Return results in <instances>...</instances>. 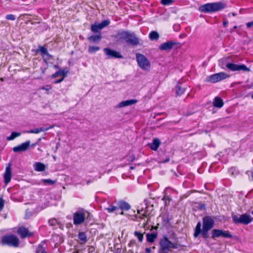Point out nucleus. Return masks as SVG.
<instances>
[{
  "instance_id": "1",
  "label": "nucleus",
  "mask_w": 253,
  "mask_h": 253,
  "mask_svg": "<svg viewBox=\"0 0 253 253\" xmlns=\"http://www.w3.org/2000/svg\"><path fill=\"white\" fill-rule=\"evenodd\" d=\"M223 8V5L221 3H209L199 6V10L201 12L210 13L218 11Z\"/></svg>"
},
{
  "instance_id": "2",
  "label": "nucleus",
  "mask_w": 253,
  "mask_h": 253,
  "mask_svg": "<svg viewBox=\"0 0 253 253\" xmlns=\"http://www.w3.org/2000/svg\"><path fill=\"white\" fill-rule=\"evenodd\" d=\"M252 208H253V203ZM251 213L253 214V211H251ZM232 219L235 223L243 224L244 225H248L253 220V217L247 213L238 215H234L232 216Z\"/></svg>"
},
{
  "instance_id": "3",
  "label": "nucleus",
  "mask_w": 253,
  "mask_h": 253,
  "mask_svg": "<svg viewBox=\"0 0 253 253\" xmlns=\"http://www.w3.org/2000/svg\"><path fill=\"white\" fill-rule=\"evenodd\" d=\"M90 213L84 209L76 211L73 215V223L75 225L82 223L85 218L89 217Z\"/></svg>"
},
{
  "instance_id": "4",
  "label": "nucleus",
  "mask_w": 253,
  "mask_h": 253,
  "mask_svg": "<svg viewBox=\"0 0 253 253\" xmlns=\"http://www.w3.org/2000/svg\"><path fill=\"white\" fill-rule=\"evenodd\" d=\"M136 59L139 67L144 71H149L151 68L149 60L143 54L136 53Z\"/></svg>"
},
{
  "instance_id": "5",
  "label": "nucleus",
  "mask_w": 253,
  "mask_h": 253,
  "mask_svg": "<svg viewBox=\"0 0 253 253\" xmlns=\"http://www.w3.org/2000/svg\"><path fill=\"white\" fill-rule=\"evenodd\" d=\"M1 242L4 245L13 247H17L20 243L18 238L14 235L9 234L3 236L1 239Z\"/></svg>"
},
{
  "instance_id": "6",
  "label": "nucleus",
  "mask_w": 253,
  "mask_h": 253,
  "mask_svg": "<svg viewBox=\"0 0 253 253\" xmlns=\"http://www.w3.org/2000/svg\"><path fill=\"white\" fill-rule=\"evenodd\" d=\"M203 231L202 233L204 238H207L208 231L213 226L214 221L211 217L205 216L203 218Z\"/></svg>"
},
{
  "instance_id": "7",
  "label": "nucleus",
  "mask_w": 253,
  "mask_h": 253,
  "mask_svg": "<svg viewBox=\"0 0 253 253\" xmlns=\"http://www.w3.org/2000/svg\"><path fill=\"white\" fill-rule=\"evenodd\" d=\"M159 244L160 247L169 251L171 249H176L178 248L177 244L170 241L167 236H164L161 239Z\"/></svg>"
},
{
  "instance_id": "8",
  "label": "nucleus",
  "mask_w": 253,
  "mask_h": 253,
  "mask_svg": "<svg viewBox=\"0 0 253 253\" xmlns=\"http://www.w3.org/2000/svg\"><path fill=\"white\" fill-rule=\"evenodd\" d=\"M229 77V76L224 72L214 74L209 76L207 81L213 83H215L224 80Z\"/></svg>"
},
{
  "instance_id": "9",
  "label": "nucleus",
  "mask_w": 253,
  "mask_h": 253,
  "mask_svg": "<svg viewBox=\"0 0 253 253\" xmlns=\"http://www.w3.org/2000/svg\"><path fill=\"white\" fill-rule=\"evenodd\" d=\"M226 67L232 71H243L245 72H249L250 69L244 64H235L232 63H229L226 64Z\"/></svg>"
},
{
  "instance_id": "10",
  "label": "nucleus",
  "mask_w": 253,
  "mask_h": 253,
  "mask_svg": "<svg viewBox=\"0 0 253 253\" xmlns=\"http://www.w3.org/2000/svg\"><path fill=\"white\" fill-rule=\"evenodd\" d=\"M110 23L109 20H104L100 23H95L91 25V30L94 33L98 32L99 30L109 25Z\"/></svg>"
},
{
  "instance_id": "11",
  "label": "nucleus",
  "mask_w": 253,
  "mask_h": 253,
  "mask_svg": "<svg viewBox=\"0 0 253 253\" xmlns=\"http://www.w3.org/2000/svg\"><path fill=\"white\" fill-rule=\"evenodd\" d=\"M222 236L225 238H230L232 235L228 231H225L221 230L214 229L212 231V238H214Z\"/></svg>"
},
{
  "instance_id": "12",
  "label": "nucleus",
  "mask_w": 253,
  "mask_h": 253,
  "mask_svg": "<svg viewBox=\"0 0 253 253\" xmlns=\"http://www.w3.org/2000/svg\"><path fill=\"white\" fill-rule=\"evenodd\" d=\"M104 53L108 58H122V55L118 51L111 49L109 48H105L103 49Z\"/></svg>"
},
{
  "instance_id": "13",
  "label": "nucleus",
  "mask_w": 253,
  "mask_h": 253,
  "mask_svg": "<svg viewBox=\"0 0 253 253\" xmlns=\"http://www.w3.org/2000/svg\"><path fill=\"white\" fill-rule=\"evenodd\" d=\"M30 141H27L12 148L13 151L16 153L26 151L30 146Z\"/></svg>"
},
{
  "instance_id": "14",
  "label": "nucleus",
  "mask_w": 253,
  "mask_h": 253,
  "mask_svg": "<svg viewBox=\"0 0 253 253\" xmlns=\"http://www.w3.org/2000/svg\"><path fill=\"white\" fill-rule=\"evenodd\" d=\"M12 177V170L11 165L9 164L5 168V172L3 174L4 182L5 185H7L11 181Z\"/></svg>"
},
{
  "instance_id": "15",
  "label": "nucleus",
  "mask_w": 253,
  "mask_h": 253,
  "mask_svg": "<svg viewBox=\"0 0 253 253\" xmlns=\"http://www.w3.org/2000/svg\"><path fill=\"white\" fill-rule=\"evenodd\" d=\"M125 41L132 45H137L139 43V40L133 33L128 32Z\"/></svg>"
},
{
  "instance_id": "16",
  "label": "nucleus",
  "mask_w": 253,
  "mask_h": 253,
  "mask_svg": "<svg viewBox=\"0 0 253 253\" xmlns=\"http://www.w3.org/2000/svg\"><path fill=\"white\" fill-rule=\"evenodd\" d=\"M17 233L21 238H25L29 236L30 233L28 229L24 226H19L16 228Z\"/></svg>"
},
{
  "instance_id": "17",
  "label": "nucleus",
  "mask_w": 253,
  "mask_h": 253,
  "mask_svg": "<svg viewBox=\"0 0 253 253\" xmlns=\"http://www.w3.org/2000/svg\"><path fill=\"white\" fill-rule=\"evenodd\" d=\"M176 44L175 42L172 41H168L162 43L159 47L161 50H169L172 48L173 46Z\"/></svg>"
},
{
  "instance_id": "18",
  "label": "nucleus",
  "mask_w": 253,
  "mask_h": 253,
  "mask_svg": "<svg viewBox=\"0 0 253 253\" xmlns=\"http://www.w3.org/2000/svg\"><path fill=\"white\" fill-rule=\"evenodd\" d=\"M137 101L135 99L127 100L122 101L118 104V107L122 108L135 104Z\"/></svg>"
},
{
  "instance_id": "19",
  "label": "nucleus",
  "mask_w": 253,
  "mask_h": 253,
  "mask_svg": "<svg viewBox=\"0 0 253 253\" xmlns=\"http://www.w3.org/2000/svg\"><path fill=\"white\" fill-rule=\"evenodd\" d=\"M117 206L118 207V209L124 211H127L131 208V206L127 203L124 201H120L118 202Z\"/></svg>"
},
{
  "instance_id": "20",
  "label": "nucleus",
  "mask_w": 253,
  "mask_h": 253,
  "mask_svg": "<svg viewBox=\"0 0 253 253\" xmlns=\"http://www.w3.org/2000/svg\"><path fill=\"white\" fill-rule=\"evenodd\" d=\"M161 144V141L158 138H155L151 143L149 144L150 147L153 150L156 151Z\"/></svg>"
},
{
  "instance_id": "21",
  "label": "nucleus",
  "mask_w": 253,
  "mask_h": 253,
  "mask_svg": "<svg viewBox=\"0 0 253 253\" xmlns=\"http://www.w3.org/2000/svg\"><path fill=\"white\" fill-rule=\"evenodd\" d=\"M128 32L126 31H121L119 32L115 36V38L118 40H126L128 35Z\"/></svg>"
},
{
  "instance_id": "22",
  "label": "nucleus",
  "mask_w": 253,
  "mask_h": 253,
  "mask_svg": "<svg viewBox=\"0 0 253 253\" xmlns=\"http://www.w3.org/2000/svg\"><path fill=\"white\" fill-rule=\"evenodd\" d=\"M35 170L37 171H43L45 170V165L40 162H36L34 165Z\"/></svg>"
},
{
  "instance_id": "23",
  "label": "nucleus",
  "mask_w": 253,
  "mask_h": 253,
  "mask_svg": "<svg viewBox=\"0 0 253 253\" xmlns=\"http://www.w3.org/2000/svg\"><path fill=\"white\" fill-rule=\"evenodd\" d=\"M146 236L147 242L152 243L157 238V234L156 233H147Z\"/></svg>"
},
{
  "instance_id": "24",
  "label": "nucleus",
  "mask_w": 253,
  "mask_h": 253,
  "mask_svg": "<svg viewBox=\"0 0 253 253\" xmlns=\"http://www.w3.org/2000/svg\"><path fill=\"white\" fill-rule=\"evenodd\" d=\"M213 105L216 107L221 108L223 105V102L221 98L218 97H215L214 99Z\"/></svg>"
},
{
  "instance_id": "25",
  "label": "nucleus",
  "mask_w": 253,
  "mask_h": 253,
  "mask_svg": "<svg viewBox=\"0 0 253 253\" xmlns=\"http://www.w3.org/2000/svg\"><path fill=\"white\" fill-rule=\"evenodd\" d=\"M102 36L100 34L93 35L88 37V40L91 42H98L101 39Z\"/></svg>"
},
{
  "instance_id": "26",
  "label": "nucleus",
  "mask_w": 253,
  "mask_h": 253,
  "mask_svg": "<svg viewBox=\"0 0 253 253\" xmlns=\"http://www.w3.org/2000/svg\"><path fill=\"white\" fill-rule=\"evenodd\" d=\"M53 127L54 126H52L48 127H41L40 128H34L33 129V133H38L42 131L47 130L50 128H53Z\"/></svg>"
},
{
  "instance_id": "27",
  "label": "nucleus",
  "mask_w": 253,
  "mask_h": 253,
  "mask_svg": "<svg viewBox=\"0 0 253 253\" xmlns=\"http://www.w3.org/2000/svg\"><path fill=\"white\" fill-rule=\"evenodd\" d=\"M78 238L80 241L81 244H84L87 241V237L84 232H80L79 233Z\"/></svg>"
},
{
  "instance_id": "28",
  "label": "nucleus",
  "mask_w": 253,
  "mask_h": 253,
  "mask_svg": "<svg viewBox=\"0 0 253 253\" xmlns=\"http://www.w3.org/2000/svg\"><path fill=\"white\" fill-rule=\"evenodd\" d=\"M149 37L151 40H157L159 39V35L157 32L152 31L150 33Z\"/></svg>"
},
{
  "instance_id": "29",
  "label": "nucleus",
  "mask_w": 253,
  "mask_h": 253,
  "mask_svg": "<svg viewBox=\"0 0 253 253\" xmlns=\"http://www.w3.org/2000/svg\"><path fill=\"white\" fill-rule=\"evenodd\" d=\"M21 133L18 132H12L11 135L7 137V140H12L14 139L15 138L20 136Z\"/></svg>"
},
{
  "instance_id": "30",
  "label": "nucleus",
  "mask_w": 253,
  "mask_h": 253,
  "mask_svg": "<svg viewBox=\"0 0 253 253\" xmlns=\"http://www.w3.org/2000/svg\"><path fill=\"white\" fill-rule=\"evenodd\" d=\"M38 51L42 54L43 58H44L45 56H49L47 49L43 46H40Z\"/></svg>"
},
{
  "instance_id": "31",
  "label": "nucleus",
  "mask_w": 253,
  "mask_h": 253,
  "mask_svg": "<svg viewBox=\"0 0 253 253\" xmlns=\"http://www.w3.org/2000/svg\"><path fill=\"white\" fill-rule=\"evenodd\" d=\"M201 223L199 222L197 223V225H196V229H195V232L194 233V236L195 237H197L199 234L201 232Z\"/></svg>"
},
{
  "instance_id": "32",
  "label": "nucleus",
  "mask_w": 253,
  "mask_h": 253,
  "mask_svg": "<svg viewBox=\"0 0 253 253\" xmlns=\"http://www.w3.org/2000/svg\"><path fill=\"white\" fill-rule=\"evenodd\" d=\"M109 213L113 212L118 210V207L110 205L108 208H105Z\"/></svg>"
},
{
  "instance_id": "33",
  "label": "nucleus",
  "mask_w": 253,
  "mask_h": 253,
  "mask_svg": "<svg viewBox=\"0 0 253 253\" xmlns=\"http://www.w3.org/2000/svg\"><path fill=\"white\" fill-rule=\"evenodd\" d=\"M99 50H100L99 46H90L88 47V51L90 53H94Z\"/></svg>"
},
{
  "instance_id": "34",
  "label": "nucleus",
  "mask_w": 253,
  "mask_h": 253,
  "mask_svg": "<svg viewBox=\"0 0 253 253\" xmlns=\"http://www.w3.org/2000/svg\"><path fill=\"white\" fill-rule=\"evenodd\" d=\"M185 91V89L181 87L179 85H177L176 87V93L177 95H180L183 94Z\"/></svg>"
},
{
  "instance_id": "35",
  "label": "nucleus",
  "mask_w": 253,
  "mask_h": 253,
  "mask_svg": "<svg viewBox=\"0 0 253 253\" xmlns=\"http://www.w3.org/2000/svg\"><path fill=\"white\" fill-rule=\"evenodd\" d=\"M134 235L138 238L140 242H142L143 240V235L138 231H135L134 232Z\"/></svg>"
},
{
  "instance_id": "36",
  "label": "nucleus",
  "mask_w": 253,
  "mask_h": 253,
  "mask_svg": "<svg viewBox=\"0 0 253 253\" xmlns=\"http://www.w3.org/2000/svg\"><path fill=\"white\" fill-rule=\"evenodd\" d=\"M229 173L232 175H234V176H236V175L238 174V170H237V169L235 168H231L229 171H228Z\"/></svg>"
},
{
  "instance_id": "37",
  "label": "nucleus",
  "mask_w": 253,
  "mask_h": 253,
  "mask_svg": "<svg viewBox=\"0 0 253 253\" xmlns=\"http://www.w3.org/2000/svg\"><path fill=\"white\" fill-rule=\"evenodd\" d=\"M42 181L45 185H46V184L53 185L55 183V181L51 180L50 179H42Z\"/></svg>"
},
{
  "instance_id": "38",
  "label": "nucleus",
  "mask_w": 253,
  "mask_h": 253,
  "mask_svg": "<svg viewBox=\"0 0 253 253\" xmlns=\"http://www.w3.org/2000/svg\"><path fill=\"white\" fill-rule=\"evenodd\" d=\"M173 1V0H161V3L164 5H170Z\"/></svg>"
},
{
  "instance_id": "39",
  "label": "nucleus",
  "mask_w": 253,
  "mask_h": 253,
  "mask_svg": "<svg viewBox=\"0 0 253 253\" xmlns=\"http://www.w3.org/2000/svg\"><path fill=\"white\" fill-rule=\"evenodd\" d=\"M36 253H46L44 248L41 245H39L37 249Z\"/></svg>"
},
{
  "instance_id": "40",
  "label": "nucleus",
  "mask_w": 253,
  "mask_h": 253,
  "mask_svg": "<svg viewBox=\"0 0 253 253\" xmlns=\"http://www.w3.org/2000/svg\"><path fill=\"white\" fill-rule=\"evenodd\" d=\"M58 71L59 72L60 76L62 77V78L64 79L65 77L67 76L68 71H66L65 70H63V69H60Z\"/></svg>"
},
{
  "instance_id": "41",
  "label": "nucleus",
  "mask_w": 253,
  "mask_h": 253,
  "mask_svg": "<svg viewBox=\"0 0 253 253\" xmlns=\"http://www.w3.org/2000/svg\"><path fill=\"white\" fill-rule=\"evenodd\" d=\"M48 223L50 226H54L57 223V220L56 219H51L49 220Z\"/></svg>"
},
{
  "instance_id": "42",
  "label": "nucleus",
  "mask_w": 253,
  "mask_h": 253,
  "mask_svg": "<svg viewBox=\"0 0 253 253\" xmlns=\"http://www.w3.org/2000/svg\"><path fill=\"white\" fill-rule=\"evenodd\" d=\"M15 18V16L13 14H8L6 16V19L8 20L14 21Z\"/></svg>"
},
{
  "instance_id": "43",
  "label": "nucleus",
  "mask_w": 253,
  "mask_h": 253,
  "mask_svg": "<svg viewBox=\"0 0 253 253\" xmlns=\"http://www.w3.org/2000/svg\"><path fill=\"white\" fill-rule=\"evenodd\" d=\"M247 174L248 175L250 180H253V170L248 171Z\"/></svg>"
},
{
  "instance_id": "44",
  "label": "nucleus",
  "mask_w": 253,
  "mask_h": 253,
  "mask_svg": "<svg viewBox=\"0 0 253 253\" xmlns=\"http://www.w3.org/2000/svg\"><path fill=\"white\" fill-rule=\"evenodd\" d=\"M31 212L30 210H29V209H27L26 211L25 218H29L31 217Z\"/></svg>"
},
{
  "instance_id": "45",
  "label": "nucleus",
  "mask_w": 253,
  "mask_h": 253,
  "mask_svg": "<svg viewBox=\"0 0 253 253\" xmlns=\"http://www.w3.org/2000/svg\"><path fill=\"white\" fill-rule=\"evenodd\" d=\"M51 88H52V86L50 85H46L42 87V89L46 90V91H48V90H50L51 89Z\"/></svg>"
},
{
  "instance_id": "46",
  "label": "nucleus",
  "mask_w": 253,
  "mask_h": 253,
  "mask_svg": "<svg viewBox=\"0 0 253 253\" xmlns=\"http://www.w3.org/2000/svg\"><path fill=\"white\" fill-rule=\"evenodd\" d=\"M169 250L163 249V248L160 247L158 253H168Z\"/></svg>"
},
{
  "instance_id": "47",
  "label": "nucleus",
  "mask_w": 253,
  "mask_h": 253,
  "mask_svg": "<svg viewBox=\"0 0 253 253\" xmlns=\"http://www.w3.org/2000/svg\"><path fill=\"white\" fill-rule=\"evenodd\" d=\"M59 76H60V75L59 71H58L57 72L52 75L51 78L54 79Z\"/></svg>"
},
{
  "instance_id": "48",
  "label": "nucleus",
  "mask_w": 253,
  "mask_h": 253,
  "mask_svg": "<svg viewBox=\"0 0 253 253\" xmlns=\"http://www.w3.org/2000/svg\"><path fill=\"white\" fill-rule=\"evenodd\" d=\"M4 206V201L2 199H0V211H1Z\"/></svg>"
},
{
  "instance_id": "49",
  "label": "nucleus",
  "mask_w": 253,
  "mask_h": 253,
  "mask_svg": "<svg viewBox=\"0 0 253 253\" xmlns=\"http://www.w3.org/2000/svg\"><path fill=\"white\" fill-rule=\"evenodd\" d=\"M247 26L248 28L253 27V21L247 23Z\"/></svg>"
},
{
  "instance_id": "50",
  "label": "nucleus",
  "mask_w": 253,
  "mask_h": 253,
  "mask_svg": "<svg viewBox=\"0 0 253 253\" xmlns=\"http://www.w3.org/2000/svg\"><path fill=\"white\" fill-rule=\"evenodd\" d=\"M63 80H64V79H63V78H61V79H59V80H57L53 82V83H54V84H58V83H61V82H62Z\"/></svg>"
},
{
  "instance_id": "51",
  "label": "nucleus",
  "mask_w": 253,
  "mask_h": 253,
  "mask_svg": "<svg viewBox=\"0 0 253 253\" xmlns=\"http://www.w3.org/2000/svg\"><path fill=\"white\" fill-rule=\"evenodd\" d=\"M146 253H150L151 252V248H147L145 249Z\"/></svg>"
},
{
  "instance_id": "52",
  "label": "nucleus",
  "mask_w": 253,
  "mask_h": 253,
  "mask_svg": "<svg viewBox=\"0 0 253 253\" xmlns=\"http://www.w3.org/2000/svg\"><path fill=\"white\" fill-rule=\"evenodd\" d=\"M227 24H228V21L226 20H224L223 22V25L224 27H226Z\"/></svg>"
},
{
  "instance_id": "53",
  "label": "nucleus",
  "mask_w": 253,
  "mask_h": 253,
  "mask_svg": "<svg viewBox=\"0 0 253 253\" xmlns=\"http://www.w3.org/2000/svg\"><path fill=\"white\" fill-rule=\"evenodd\" d=\"M73 253H79L78 251L74 252Z\"/></svg>"
},
{
  "instance_id": "54",
  "label": "nucleus",
  "mask_w": 253,
  "mask_h": 253,
  "mask_svg": "<svg viewBox=\"0 0 253 253\" xmlns=\"http://www.w3.org/2000/svg\"><path fill=\"white\" fill-rule=\"evenodd\" d=\"M169 161V159H167V160L165 161V162H168Z\"/></svg>"
},
{
  "instance_id": "55",
  "label": "nucleus",
  "mask_w": 253,
  "mask_h": 253,
  "mask_svg": "<svg viewBox=\"0 0 253 253\" xmlns=\"http://www.w3.org/2000/svg\"><path fill=\"white\" fill-rule=\"evenodd\" d=\"M232 15L233 16H235V14L234 13H232Z\"/></svg>"
},
{
  "instance_id": "56",
  "label": "nucleus",
  "mask_w": 253,
  "mask_h": 253,
  "mask_svg": "<svg viewBox=\"0 0 253 253\" xmlns=\"http://www.w3.org/2000/svg\"><path fill=\"white\" fill-rule=\"evenodd\" d=\"M166 198V197H164L162 199V200H164Z\"/></svg>"
},
{
  "instance_id": "57",
  "label": "nucleus",
  "mask_w": 253,
  "mask_h": 253,
  "mask_svg": "<svg viewBox=\"0 0 253 253\" xmlns=\"http://www.w3.org/2000/svg\"><path fill=\"white\" fill-rule=\"evenodd\" d=\"M237 27L236 26H235L234 27V28H234V29H236V28H237Z\"/></svg>"
},
{
  "instance_id": "58",
  "label": "nucleus",
  "mask_w": 253,
  "mask_h": 253,
  "mask_svg": "<svg viewBox=\"0 0 253 253\" xmlns=\"http://www.w3.org/2000/svg\"><path fill=\"white\" fill-rule=\"evenodd\" d=\"M137 212H138V213H140V211H139V210H137Z\"/></svg>"
},
{
  "instance_id": "59",
  "label": "nucleus",
  "mask_w": 253,
  "mask_h": 253,
  "mask_svg": "<svg viewBox=\"0 0 253 253\" xmlns=\"http://www.w3.org/2000/svg\"><path fill=\"white\" fill-rule=\"evenodd\" d=\"M120 213H121V214H124V212H123V211H122Z\"/></svg>"
},
{
  "instance_id": "60",
  "label": "nucleus",
  "mask_w": 253,
  "mask_h": 253,
  "mask_svg": "<svg viewBox=\"0 0 253 253\" xmlns=\"http://www.w3.org/2000/svg\"><path fill=\"white\" fill-rule=\"evenodd\" d=\"M252 97L253 98V95H252Z\"/></svg>"
}]
</instances>
